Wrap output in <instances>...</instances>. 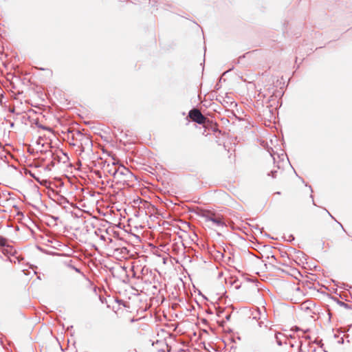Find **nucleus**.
Masks as SVG:
<instances>
[{"instance_id":"1","label":"nucleus","mask_w":352,"mask_h":352,"mask_svg":"<svg viewBox=\"0 0 352 352\" xmlns=\"http://www.w3.org/2000/svg\"><path fill=\"white\" fill-rule=\"evenodd\" d=\"M107 172L113 177V179L120 182H126L133 177L132 173L129 169L123 166H116L115 163L108 164L106 166Z\"/></svg>"},{"instance_id":"2","label":"nucleus","mask_w":352,"mask_h":352,"mask_svg":"<svg viewBox=\"0 0 352 352\" xmlns=\"http://www.w3.org/2000/svg\"><path fill=\"white\" fill-rule=\"evenodd\" d=\"M133 207L138 208V211L136 212L135 216H141L144 214L146 210L150 207L152 208V204L148 202L146 199H133L131 202Z\"/></svg>"},{"instance_id":"3","label":"nucleus","mask_w":352,"mask_h":352,"mask_svg":"<svg viewBox=\"0 0 352 352\" xmlns=\"http://www.w3.org/2000/svg\"><path fill=\"white\" fill-rule=\"evenodd\" d=\"M60 202H57L59 205H61L62 204H65L66 205L63 206V208L67 212L71 213L74 217L79 218L82 216V210L79 209H76L74 207V204L72 202H69V199H60Z\"/></svg>"},{"instance_id":"4","label":"nucleus","mask_w":352,"mask_h":352,"mask_svg":"<svg viewBox=\"0 0 352 352\" xmlns=\"http://www.w3.org/2000/svg\"><path fill=\"white\" fill-rule=\"evenodd\" d=\"M188 116L192 121L199 124H204L207 119L197 109L190 110Z\"/></svg>"},{"instance_id":"5","label":"nucleus","mask_w":352,"mask_h":352,"mask_svg":"<svg viewBox=\"0 0 352 352\" xmlns=\"http://www.w3.org/2000/svg\"><path fill=\"white\" fill-rule=\"evenodd\" d=\"M285 336L284 334L276 331V330L273 329L272 328H269L268 329V334L266 337H268L272 339H274L278 346L283 345V342L280 338V336Z\"/></svg>"},{"instance_id":"6","label":"nucleus","mask_w":352,"mask_h":352,"mask_svg":"<svg viewBox=\"0 0 352 352\" xmlns=\"http://www.w3.org/2000/svg\"><path fill=\"white\" fill-rule=\"evenodd\" d=\"M196 213L204 218L206 219V221H210V218H212L215 217V214L212 212V211L204 209L201 208H197L196 210Z\"/></svg>"},{"instance_id":"7","label":"nucleus","mask_w":352,"mask_h":352,"mask_svg":"<svg viewBox=\"0 0 352 352\" xmlns=\"http://www.w3.org/2000/svg\"><path fill=\"white\" fill-rule=\"evenodd\" d=\"M258 326L260 327V328H265V331L263 332V334L267 336V335L268 334V329L269 328H272V327L270 326L271 322L270 320H267V322H265V321H261V320H258Z\"/></svg>"},{"instance_id":"8","label":"nucleus","mask_w":352,"mask_h":352,"mask_svg":"<svg viewBox=\"0 0 352 352\" xmlns=\"http://www.w3.org/2000/svg\"><path fill=\"white\" fill-rule=\"evenodd\" d=\"M210 221H212L213 223H214L218 227L226 226L225 222L221 218H218L216 217L210 218Z\"/></svg>"},{"instance_id":"9","label":"nucleus","mask_w":352,"mask_h":352,"mask_svg":"<svg viewBox=\"0 0 352 352\" xmlns=\"http://www.w3.org/2000/svg\"><path fill=\"white\" fill-rule=\"evenodd\" d=\"M78 201L76 204H74V207L76 209H79L82 211L88 212V210H87L86 204L82 202V201L84 199H78Z\"/></svg>"},{"instance_id":"10","label":"nucleus","mask_w":352,"mask_h":352,"mask_svg":"<svg viewBox=\"0 0 352 352\" xmlns=\"http://www.w3.org/2000/svg\"><path fill=\"white\" fill-rule=\"evenodd\" d=\"M263 311L260 308L256 307L252 313V319L256 321L260 320Z\"/></svg>"},{"instance_id":"11","label":"nucleus","mask_w":352,"mask_h":352,"mask_svg":"<svg viewBox=\"0 0 352 352\" xmlns=\"http://www.w3.org/2000/svg\"><path fill=\"white\" fill-rule=\"evenodd\" d=\"M73 261L72 260H70L69 262L67 263H65V265L70 269H72L74 270L75 272H76L77 273H79L82 276H85V274L83 272H81L80 269V268H78L76 267H75L73 264H72Z\"/></svg>"},{"instance_id":"12","label":"nucleus","mask_w":352,"mask_h":352,"mask_svg":"<svg viewBox=\"0 0 352 352\" xmlns=\"http://www.w3.org/2000/svg\"><path fill=\"white\" fill-rule=\"evenodd\" d=\"M149 209L146 210V212L144 213L145 215H147L148 217H152L157 213V208L156 206L152 204V208L148 207Z\"/></svg>"},{"instance_id":"13","label":"nucleus","mask_w":352,"mask_h":352,"mask_svg":"<svg viewBox=\"0 0 352 352\" xmlns=\"http://www.w3.org/2000/svg\"><path fill=\"white\" fill-rule=\"evenodd\" d=\"M102 230L101 228H97L94 233L96 236H99L100 239L102 240V241H106V237L104 234H102Z\"/></svg>"},{"instance_id":"14","label":"nucleus","mask_w":352,"mask_h":352,"mask_svg":"<svg viewBox=\"0 0 352 352\" xmlns=\"http://www.w3.org/2000/svg\"><path fill=\"white\" fill-rule=\"evenodd\" d=\"M338 303L342 307L346 309H351V305L344 302H342V301H340L338 300Z\"/></svg>"},{"instance_id":"15","label":"nucleus","mask_w":352,"mask_h":352,"mask_svg":"<svg viewBox=\"0 0 352 352\" xmlns=\"http://www.w3.org/2000/svg\"><path fill=\"white\" fill-rule=\"evenodd\" d=\"M261 321H265V322H267V314L266 313V311L265 310H263V312H262V315L260 317V320Z\"/></svg>"},{"instance_id":"16","label":"nucleus","mask_w":352,"mask_h":352,"mask_svg":"<svg viewBox=\"0 0 352 352\" xmlns=\"http://www.w3.org/2000/svg\"><path fill=\"white\" fill-rule=\"evenodd\" d=\"M7 245V239L2 236H0V247H5Z\"/></svg>"},{"instance_id":"17","label":"nucleus","mask_w":352,"mask_h":352,"mask_svg":"<svg viewBox=\"0 0 352 352\" xmlns=\"http://www.w3.org/2000/svg\"><path fill=\"white\" fill-rule=\"evenodd\" d=\"M324 210L326 211V212L333 219H334L339 225L342 228V229L346 232V230H344V227L342 226V223H340L339 221H338L335 217L333 216H332V214L327 210V209H324Z\"/></svg>"},{"instance_id":"18","label":"nucleus","mask_w":352,"mask_h":352,"mask_svg":"<svg viewBox=\"0 0 352 352\" xmlns=\"http://www.w3.org/2000/svg\"><path fill=\"white\" fill-rule=\"evenodd\" d=\"M302 342L301 340L298 341V352H302Z\"/></svg>"},{"instance_id":"19","label":"nucleus","mask_w":352,"mask_h":352,"mask_svg":"<svg viewBox=\"0 0 352 352\" xmlns=\"http://www.w3.org/2000/svg\"><path fill=\"white\" fill-rule=\"evenodd\" d=\"M296 342H297V341L289 342V346L292 347V348L295 347Z\"/></svg>"},{"instance_id":"20","label":"nucleus","mask_w":352,"mask_h":352,"mask_svg":"<svg viewBox=\"0 0 352 352\" xmlns=\"http://www.w3.org/2000/svg\"><path fill=\"white\" fill-rule=\"evenodd\" d=\"M224 310L223 309H219L217 310V315L220 317L221 316V314L223 313Z\"/></svg>"},{"instance_id":"21","label":"nucleus","mask_w":352,"mask_h":352,"mask_svg":"<svg viewBox=\"0 0 352 352\" xmlns=\"http://www.w3.org/2000/svg\"><path fill=\"white\" fill-rule=\"evenodd\" d=\"M153 290H154V291H153V294H155V291L160 292V289H158L157 286V285H155L153 286Z\"/></svg>"},{"instance_id":"22","label":"nucleus","mask_w":352,"mask_h":352,"mask_svg":"<svg viewBox=\"0 0 352 352\" xmlns=\"http://www.w3.org/2000/svg\"><path fill=\"white\" fill-rule=\"evenodd\" d=\"M291 330L294 331H300V328L298 327L295 326V327H292Z\"/></svg>"},{"instance_id":"23","label":"nucleus","mask_w":352,"mask_h":352,"mask_svg":"<svg viewBox=\"0 0 352 352\" xmlns=\"http://www.w3.org/2000/svg\"><path fill=\"white\" fill-rule=\"evenodd\" d=\"M316 344H317L320 347H322L323 346V344L322 343V340L321 341H315L314 342Z\"/></svg>"},{"instance_id":"24","label":"nucleus","mask_w":352,"mask_h":352,"mask_svg":"<svg viewBox=\"0 0 352 352\" xmlns=\"http://www.w3.org/2000/svg\"><path fill=\"white\" fill-rule=\"evenodd\" d=\"M230 316H231V314H227V315L226 316V317H225L226 320L227 321H229V320H230Z\"/></svg>"},{"instance_id":"25","label":"nucleus","mask_w":352,"mask_h":352,"mask_svg":"<svg viewBox=\"0 0 352 352\" xmlns=\"http://www.w3.org/2000/svg\"><path fill=\"white\" fill-rule=\"evenodd\" d=\"M305 189L307 190V191H311V188L309 186H305Z\"/></svg>"},{"instance_id":"26","label":"nucleus","mask_w":352,"mask_h":352,"mask_svg":"<svg viewBox=\"0 0 352 352\" xmlns=\"http://www.w3.org/2000/svg\"><path fill=\"white\" fill-rule=\"evenodd\" d=\"M0 212H7V210L0 208Z\"/></svg>"},{"instance_id":"27","label":"nucleus","mask_w":352,"mask_h":352,"mask_svg":"<svg viewBox=\"0 0 352 352\" xmlns=\"http://www.w3.org/2000/svg\"><path fill=\"white\" fill-rule=\"evenodd\" d=\"M207 313L209 314H213V312L210 309L207 310Z\"/></svg>"},{"instance_id":"28","label":"nucleus","mask_w":352,"mask_h":352,"mask_svg":"<svg viewBox=\"0 0 352 352\" xmlns=\"http://www.w3.org/2000/svg\"><path fill=\"white\" fill-rule=\"evenodd\" d=\"M306 340H310L311 337L309 336H306L304 337Z\"/></svg>"},{"instance_id":"29","label":"nucleus","mask_w":352,"mask_h":352,"mask_svg":"<svg viewBox=\"0 0 352 352\" xmlns=\"http://www.w3.org/2000/svg\"><path fill=\"white\" fill-rule=\"evenodd\" d=\"M167 200H168V201H170V203L173 204V202L172 199H167ZM174 204H177V203H175H175H174Z\"/></svg>"},{"instance_id":"30","label":"nucleus","mask_w":352,"mask_h":352,"mask_svg":"<svg viewBox=\"0 0 352 352\" xmlns=\"http://www.w3.org/2000/svg\"><path fill=\"white\" fill-rule=\"evenodd\" d=\"M312 201H313V204H314V206H316V204H315V202H314V199H312Z\"/></svg>"},{"instance_id":"31","label":"nucleus","mask_w":352,"mask_h":352,"mask_svg":"<svg viewBox=\"0 0 352 352\" xmlns=\"http://www.w3.org/2000/svg\"><path fill=\"white\" fill-rule=\"evenodd\" d=\"M108 240L109 242H112V239L111 238H108Z\"/></svg>"},{"instance_id":"32","label":"nucleus","mask_w":352,"mask_h":352,"mask_svg":"<svg viewBox=\"0 0 352 352\" xmlns=\"http://www.w3.org/2000/svg\"><path fill=\"white\" fill-rule=\"evenodd\" d=\"M309 331V329H306V330H305V331H304V333H307V332H308Z\"/></svg>"},{"instance_id":"33","label":"nucleus","mask_w":352,"mask_h":352,"mask_svg":"<svg viewBox=\"0 0 352 352\" xmlns=\"http://www.w3.org/2000/svg\"><path fill=\"white\" fill-rule=\"evenodd\" d=\"M8 200H9V199H2L3 202H4V201H8Z\"/></svg>"},{"instance_id":"34","label":"nucleus","mask_w":352,"mask_h":352,"mask_svg":"<svg viewBox=\"0 0 352 352\" xmlns=\"http://www.w3.org/2000/svg\"><path fill=\"white\" fill-rule=\"evenodd\" d=\"M289 338H292V339H294V337L292 335L289 336Z\"/></svg>"},{"instance_id":"35","label":"nucleus","mask_w":352,"mask_h":352,"mask_svg":"<svg viewBox=\"0 0 352 352\" xmlns=\"http://www.w3.org/2000/svg\"><path fill=\"white\" fill-rule=\"evenodd\" d=\"M339 342H340L343 343V342H344V340H343V339L342 338V340H340V341H339Z\"/></svg>"},{"instance_id":"36","label":"nucleus","mask_w":352,"mask_h":352,"mask_svg":"<svg viewBox=\"0 0 352 352\" xmlns=\"http://www.w3.org/2000/svg\"><path fill=\"white\" fill-rule=\"evenodd\" d=\"M339 342H340L343 343V342H344V340H343V339L342 338V340H340V341H339Z\"/></svg>"},{"instance_id":"37","label":"nucleus","mask_w":352,"mask_h":352,"mask_svg":"<svg viewBox=\"0 0 352 352\" xmlns=\"http://www.w3.org/2000/svg\"><path fill=\"white\" fill-rule=\"evenodd\" d=\"M239 210H240V209H243V207H242L241 206H239Z\"/></svg>"},{"instance_id":"38","label":"nucleus","mask_w":352,"mask_h":352,"mask_svg":"<svg viewBox=\"0 0 352 352\" xmlns=\"http://www.w3.org/2000/svg\"><path fill=\"white\" fill-rule=\"evenodd\" d=\"M154 3H157V0H153Z\"/></svg>"}]
</instances>
